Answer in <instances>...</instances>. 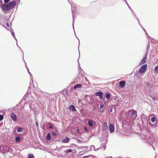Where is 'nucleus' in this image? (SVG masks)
I'll return each instance as SVG.
<instances>
[{"label": "nucleus", "instance_id": "obj_21", "mask_svg": "<svg viewBox=\"0 0 158 158\" xmlns=\"http://www.w3.org/2000/svg\"><path fill=\"white\" fill-rule=\"evenodd\" d=\"M68 93V90L67 89H64L62 91V93L64 95L67 94Z\"/></svg>", "mask_w": 158, "mask_h": 158}, {"label": "nucleus", "instance_id": "obj_29", "mask_svg": "<svg viewBox=\"0 0 158 158\" xmlns=\"http://www.w3.org/2000/svg\"><path fill=\"white\" fill-rule=\"evenodd\" d=\"M81 148L82 149H86L87 148V147L86 146H82L81 147Z\"/></svg>", "mask_w": 158, "mask_h": 158}, {"label": "nucleus", "instance_id": "obj_30", "mask_svg": "<svg viewBox=\"0 0 158 158\" xmlns=\"http://www.w3.org/2000/svg\"><path fill=\"white\" fill-rule=\"evenodd\" d=\"M151 120L152 122H154L156 120V118L154 117H152L151 118Z\"/></svg>", "mask_w": 158, "mask_h": 158}, {"label": "nucleus", "instance_id": "obj_31", "mask_svg": "<svg viewBox=\"0 0 158 158\" xmlns=\"http://www.w3.org/2000/svg\"><path fill=\"white\" fill-rule=\"evenodd\" d=\"M72 151V150L71 149H68L66 150L65 152L66 153L71 152Z\"/></svg>", "mask_w": 158, "mask_h": 158}, {"label": "nucleus", "instance_id": "obj_59", "mask_svg": "<svg viewBox=\"0 0 158 158\" xmlns=\"http://www.w3.org/2000/svg\"><path fill=\"white\" fill-rule=\"evenodd\" d=\"M18 0H14V1H15V2H16V1H17Z\"/></svg>", "mask_w": 158, "mask_h": 158}, {"label": "nucleus", "instance_id": "obj_35", "mask_svg": "<svg viewBox=\"0 0 158 158\" xmlns=\"http://www.w3.org/2000/svg\"><path fill=\"white\" fill-rule=\"evenodd\" d=\"M150 44H149V43H148V46H147V51H149V49L150 48Z\"/></svg>", "mask_w": 158, "mask_h": 158}, {"label": "nucleus", "instance_id": "obj_56", "mask_svg": "<svg viewBox=\"0 0 158 158\" xmlns=\"http://www.w3.org/2000/svg\"><path fill=\"white\" fill-rule=\"evenodd\" d=\"M16 44H17V46H18V47H19L18 45V44H17V42H16Z\"/></svg>", "mask_w": 158, "mask_h": 158}, {"label": "nucleus", "instance_id": "obj_57", "mask_svg": "<svg viewBox=\"0 0 158 158\" xmlns=\"http://www.w3.org/2000/svg\"><path fill=\"white\" fill-rule=\"evenodd\" d=\"M145 33H146V35H148V33H147V32H146V31L145 32Z\"/></svg>", "mask_w": 158, "mask_h": 158}, {"label": "nucleus", "instance_id": "obj_19", "mask_svg": "<svg viewBox=\"0 0 158 158\" xmlns=\"http://www.w3.org/2000/svg\"><path fill=\"white\" fill-rule=\"evenodd\" d=\"M51 138V134L50 133H47V137H46V139L47 140L50 141V140Z\"/></svg>", "mask_w": 158, "mask_h": 158}, {"label": "nucleus", "instance_id": "obj_28", "mask_svg": "<svg viewBox=\"0 0 158 158\" xmlns=\"http://www.w3.org/2000/svg\"><path fill=\"white\" fill-rule=\"evenodd\" d=\"M110 95L109 94H106V98L107 99H109V98H110Z\"/></svg>", "mask_w": 158, "mask_h": 158}, {"label": "nucleus", "instance_id": "obj_36", "mask_svg": "<svg viewBox=\"0 0 158 158\" xmlns=\"http://www.w3.org/2000/svg\"><path fill=\"white\" fill-rule=\"evenodd\" d=\"M104 105L103 104H101L100 105V109H102V108H103L104 107Z\"/></svg>", "mask_w": 158, "mask_h": 158}, {"label": "nucleus", "instance_id": "obj_39", "mask_svg": "<svg viewBox=\"0 0 158 158\" xmlns=\"http://www.w3.org/2000/svg\"><path fill=\"white\" fill-rule=\"evenodd\" d=\"M149 52V51H147V52L145 55V56L144 57H146L147 58V56H148V53Z\"/></svg>", "mask_w": 158, "mask_h": 158}, {"label": "nucleus", "instance_id": "obj_20", "mask_svg": "<svg viewBox=\"0 0 158 158\" xmlns=\"http://www.w3.org/2000/svg\"><path fill=\"white\" fill-rule=\"evenodd\" d=\"M147 60V57H144L141 60L140 64H143L145 63L146 61Z\"/></svg>", "mask_w": 158, "mask_h": 158}, {"label": "nucleus", "instance_id": "obj_2", "mask_svg": "<svg viewBox=\"0 0 158 158\" xmlns=\"http://www.w3.org/2000/svg\"><path fill=\"white\" fill-rule=\"evenodd\" d=\"M0 151L3 154L6 152H12V150L10 147L3 145L0 146Z\"/></svg>", "mask_w": 158, "mask_h": 158}, {"label": "nucleus", "instance_id": "obj_22", "mask_svg": "<svg viewBox=\"0 0 158 158\" xmlns=\"http://www.w3.org/2000/svg\"><path fill=\"white\" fill-rule=\"evenodd\" d=\"M26 68H27V72H28V73L30 75V77L31 78H32V74H31V73L29 71V69H28V68L27 67V65H26Z\"/></svg>", "mask_w": 158, "mask_h": 158}, {"label": "nucleus", "instance_id": "obj_37", "mask_svg": "<svg viewBox=\"0 0 158 158\" xmlns=\"http://www.w3.org/2000/svg\"><path fill=\"white\" fill-rule=\"evenodd\" d=\"M124 1H125L127 4V5L128 6V7L131 10H132V9H131V8L129 6L127 2V1L126 0H124Z\"/></svg>", "mask_w": 158, "mask_h": 158}, {"label": "nucleus", "instance_id": "obj_10", "mask_svg": "<svg viewBox=\"0 0 158 158\" xmlns=\"http://www.w3.org/2000/svg\"><path fill=\"white\" fill-rule=\"evenodd\" d=\"M37 117V115L35 113V124L36 125L37 127V128L38 129V135L39 137H40V131H39V129H38V125H39V123L38 122L37 120L36 119V118Z\"/></svg>", "mask_w": 158, "mask_h": 158}, {"label": "nucleus", "instance_id": "obj_64", "mask_svg": "<svg viewBox=\"0 0 158 158\" xmlns=\"http://www.w3.org/2000/svg\"><path fill=\"white\" fill-rule=\"evenodd\" d=\"M77 131L78 132V131H79L78 130H77Z\"/></svg>", "mask_w": 158, "mask_h": 158}, {"label": "nucleus", "instance_id": "obj_49", "mask_svg": "<svg viewBox=\"0 0 158 158\" xmlns=\"http://www.w3.org/2000/svg\"><path fill=\"white\" fill-rule=\"evenodd\" d=\"M139 25L142 28V29H143V30L144 31L146 32V31L145 30V29L144 28H143V27L140 24Z\"/></svg>", "mask_w": 158, "mask_h": 158}, {"label": "nucleus", "instance_id": "obj_34", "mask_svg": "<svg viewBox=\"0 0 158 158\" xmlns=\"http://www.w3.org/2000/svg\"><path fill=\"white\" fill-rule=\"evenodd\" d=\"M133 16H134V17L135 18H136L138 20L139 24V25H140L139 19L136 18V15L134 14V15Z\"/></svg>", "mask_w": 158, "mask_h": 158}, {"label": "nucleus", "instance_id": "obj_48", "mask_svg": "<svg viewBox=\"0 0 158 158\" xmlns=\"http://www.w3.org/2000/svg\"><path fill=\"white\" fill-rule=\"evenodd\" d=\"M21 50V51H22V53H23V51L21 49V48L19 47H18Z\"/></svg>", "mask_w": 158, "mask_h": 158}, {"label": "nucleus", "instance_id": "obj_61", "mask_svg": "<svg viewBox=\"0 0 158 158\" xmlns=\"http://www.w3.org/2000/svg\"><path fill=\"white\" fill-rule=\"evenodd\" d=\"M15 131H16L15 130L14 131V132H15Z\"/></svg>", "mask_w": 158, "mask_h": 158}, {"label": "nucleus", "instance_id": "obj_47", "mask_svg": "<svg viewBox=\"0 0 158 158\" xmlns=\"http://www.w3.org/2000/svg\"><path fill=\"white\" fill-rule=\"evenodd\" d=\"M152 99L154 100H157V98L155 97H153L152 98Z\"/></svg>", "mask_w": 158, "mask_h": 158}, {"label": "nucleus", "instance_id": "obj_50", "mask_svg": "<svg viewBox=\"0 0 158 158\" xmlns=\"http://www.w3.org/2000/svg\"><path fill=\"white\" fill-rule=\"evenodd\" d=\"M52 125H50L49 126V128L50 129L52 128Z\"/></svg>", "mask_w": 158, "mask_h": 158}, {"label": "nucleus", "instance_id": "obj_8", "mask_svg": "<svg viewBox=\"0 0 158 158\" xmlns=\"http://www.w3.org/2000/svg\"><path fill=\"white\" fill-rule=\"evenodd\" d=\"M103 93L101 92H98L96 93L95 95L96 96H99V98L100 99H102L103 98Z\"/></svg>", "mask_w": 158, "mask_h": 158}, {"label": "nucleus", "instance_id": "obj_1", "mask_svg": "<svg viewBox=\"0 0 158 158\" xmlns=\"http://www.w3.org/2000/svg\"><path fill=\"white\" fill-rule=\"evenodd\" d=\"M16 5L15 1H12L7 4L5 3L2 4L1 7L3 12L8 11L9 10L14 8Z\"/></svg>", "mask_w": 158, "mask_h": 158}, {"label": "nucleus", "instance_id": "obj_5", "mask_svg": "<svg viewBox=\"0 0 158 158\" xmlns=\"http://www.w3.org/2000/svg\"><path fill=\"white\" fill-rule=\"evenodd\" d=\"M128 114H130L132 116H134L135 115L134 118H135L137 116V113H136V111L134 110H129L128 111Z\"/></svg>", "mask_w": 158, "mask_h": 158}, {"label": "nucleus", "instance_id": "obj_26", "mask_svg": "<svg viewBox=\"0 0 158 158\" xmlns=\"http://www.w3.org/2000/svg\"><path fill=\"white\" fill-rule=\"evenodd\" d=\"M28 158H35L34 156L31 154H28Z\"/></svg>", "mask_w": 158, "mask_h": 158}, {"label": "nucleus", "instance_id": "obj_7", "mask_svg": "<svg viewBox=\"0 0 158 158\" xmlns=\"http://www.w3.org/2000/svg\"><path fill=\"white\" fill-rule=\"evenodd\" d=\"M109 130L110 131V133H112L114 131V126L111 124H109Z\"/></svg>", "mask_w": 158, "mask_h": 158}, {"label": "nucleus", "instance_id": "obj_33", "mask_svg": "<svg viewBox=\"0 0 158 158\" xmlns=\"http://www.w3.org/2000/svg\"><path fill=\"white\" fill-rule=\"evenodd\" d=\"M3 118V116L2 114L0 115V121H2Z\"/></svg>", "mask_w": 158, "mask_h": 158}, {"label": "nucleus", "instance_id": "obj_46", "mask_svg": "<svg viewBox=\"0 0 158 158\" xmlns=\"http://www.w3.org/2000/svg\"><path fill=\"white\" fill-rule=\"evenodd\" d=\"M6 26L8 27H9V23H6Z\"/></svg>", "mask_w": 158, "mask_h": 158}, {"label": "nucleus", "instance_id": "obj_62", "mask_svg": "<svg viewBox=\"0 0 158 158\" xmlns=\"http://www.w3.org/2000/svg\"><path fill=\"white\" fill-rule=\"evenodd\" d=\"M110 158H112V157L111 156H110Z\"/></svg>", "mask_w": 158, "mask_h": 158}, {"label": "nucleus", "instance_id": "obj_15", "mask_svg": "<svg viewBox=\"0 0 158 158\" xmlns=\"http://www.w3.org/2000/svg\"><path fill=\"white\" fill-rule=\"evenodd\" d=\"M30 90L28 89L27 91V92L26 94L23 97L22 99L21 100V101H22V100H25L26 98L29 95V94L30 93Z\"/></svg>", "mask_w": 158, "mask_h": 158}, {"label": "nucleus", "instance_id": "obj_38", "mask_svg": "<svg viewBox=\"0 0 158 158\" xmlns=\"http://www.w3.org/2000/svg\"><path fill=\"white\" fill-rule=\"evenodd\" d=\"M11 0H4V2L5 3H9V2Z\"/></svg>", "mask_w": 158, "mask_h": 158}, {"label": "nucleus", "instance_id": "obj_17", "mask_svg": "<svg viewBox=\"0 0 158 158\" xmlns=\"http://www.w3.org/2000/svg\"><path fill=\"white\" fill-rule=\"evenodd\" d=\"M69 139L68 137H66L65 139L62 140L61 142L63 143H67L69 141Z\"/></svg>", "mask_w": 158, "mask_h": 158}, {"label": "nucleus", "instance_id": "obj_6", "mask_svg": "<svg viewBox=\"0 0 158 158\" xmlns=\"http://www.w3.org/2000/svg\"><path fill=\"white\" fill-rule=\"evenodd\" d=\"M10 116L12 119L14 121H17V117L16 115L14 113L12 112L10 114Z\"/></svg>", "mask_w": 158, "mask_h": 158}, {"label": "nucleus", "instance_id": "obj_14", "mask_svg": "<svg viewBox=\"0 0 158 158\" xmlns=\"http://www.w3.org/2000/svg\"><path fill=\"white\" fill-rule=\"evenodd\" d=\"M72 13L73 17V29H74V21L75 19V17H74V10H73L72 9Z\"/></svg>", "mask_w": 158, "mask_h": 158}, {"label": "nucleus", "instance_id": "obj_51", "mask_svg": "<svg viewBox=\"0 0 158 158\" xmlns=\"http://www.w3.org/2000/svg\"><path fill=\"white\" fill-rule=\"evenodd\" d=\"M131 11H132V15H134V14H135V13L133 12V11H132V10H131Z\"/></svg>", "mask_w": 158, "mask_h": 158}, {"label": "nucleus", "instance_id": "obj_63", "mask_svg": "<svg viewBox=\"0 0 158 158\" xmlns=\"http://www.w3.org/2000/svg\"><path fill=\"white\" fill-rule=\"evenodd\" d=\"M79 141L80 142H81V141L79 140Z\"/></svg>", "mask_w": 158, "mask_h": 158}, {"label": "nucleus", "instance_id": "obj_25", "mask_svg": "<svg viewBox=\"0 0 158 158\" xmlns=\"http://www.w3.org/2000/svg\"><path fill=\"white\" fill-rule=\"evenodd\" d=\"M106 142H105L104 143H103L102 144V146H103V148L104 149V150H105L106 149Z\"/></svg>", "mask_w": 158, "mask_h": 158}, {"label": "nucleus", "instance_id": "obj_27", "mask_svg": "<svg viewBox=\"0 0 158 158\" xmlns=\"http://www.w3.org/2000/svg\"><path fill=\"white\" fill-rule=\"evenodd\" d=\"M154 71L156 73L158 74V65L155 68Z\"/></svg>", "mask_w": 158, "mask_h": 158}, {"label": "nucleus", "instance_id": "obj_13", "mask_svg": "<svg viewBox=\"0 0 158 158\" xmlns=\"http://www.w3.org/2000/svg\"><path fill=\"white\" fill-rule=\"evenodd\" d=\"M125 82L124 81H121L119 82V86L121 88H123L125 85Z\"/></svg>", "mask_w": 158, "mask_h": 158}, {"label": "nucleus", "instance_id": "obj_44", "mask_svg": "<svg viewBox=\"0 0 158 158\" xmlns=\"http://www.w3.org/2000/svg\"><path fill=\"white\" fill-rule=\"evenodd\" d=\"M52 134L53 135H54V136H56V133L55 132H53Z\"/></svg>", "mask_w": 158, "mask_h": 158}, {"label": "nucleus", "instance_id": "obj_4", "mask_svg": "<svg viewBox=\"0 0 158 158\" xmlns=\"http://www.w3.org/2000/svg\"><path fill=\"white\" fill-rule=\"evenodd\" d=\"M34 87L35 88V86L34 85V84L33 83V78H31V81L29 83V86L28 87V90L29 89L30 90H31L32 89V87ZM34 90H36V89H34Z\"/></svg>", "mask_w": 158, "mask_h": 158}, {"label": "nucleus", "instance_id": "obj_3", "mask_svg": "<svg viewBox=\"0 0 158 158\" xmlns=\"http://www.w3.org/2000/svg\"><path fill=\"white\" fill-rule=\"evenodd\" d=\"M147 67V64H144L142 66L139 70V72L140 73H144L146 70V69Z\"/></svg>", "mask_w": 158, "mask_h": 158}, {"label": "nucleus", "instance_id": "obj_41", "mask_svg": "<svg viewBox=\"0 0 158 158\" xmlns=\"http://www.w3.org/2000/svg\"><path fill=\"white\" fill-rule=\"evenodd\" d=\"M14 37V38H15V39L16 40V42H17V39H16V38L15 37V34L14 35H12Z\"/></svg>", "mask_w": 158, "mask_h": 158}, {"label": "nucleus", "instance_id": "obj_54", "mask_svg": "<svg viewBox=\"0 0 158 158\" xmlns=\"http://www.w3.org/2000/svg\"><path fill=\"white\" fill-rule=\"evenodd\" d=\"M147 85H148V86H149L150 87H151V85H150V84L149 83H147Z\"/></svg>", "mask_w": 158, "mask_h": 158}, {"label": "nucleus", "instance_id": "obj_24", "mask_svg": "<svg viewBox=\"0 0 158 158\" xmlns=\"http://www.w3.org/2000/svg\"><path fill=\"white\" fill-rule=\"evenodd\" d=\"M21 140V137L19 136H16L15 138V140L16 141H19Z\"/></svg>", "mask_w": 158, "mask_h": 158}, {"label": "nucleus", "instance_id": "obj_16", "mask_svg": "<svg viewBox=\"0 0 158 158\" xmlns=\"http://www.w3.org/2000/svg\"><path fill=\"white\" fill-rule=\"evenodd\" d=\"M90 149L89 151H91L92 149L94 150V151H98L99 149V148H97V149L95 148V146L93 145H91L90 147Z\"/></svg>", "mask_w": 158, "mask_h": 158}, {"label": "nucleus", "instance_id": "obj_58", "mask_svg": "<svg viewBox=\"0 0 158 158\" xmlns=\"http://www.w3.org/2000/svg\"><path fill=\"white\" fill-rule=\"evenodd\" d=\"M112 110L111 109L110 110V112H112Z\"/></svg>", "mask_w": 158, "mask_h": 158}, {"label": "nucleus", "instance_id": "obj_52", "mask_svg": "<svg viewBox=\"0 0 158 158\" xmlns=\"http://www.w3.org/2000/svg\"><path fill=\"white\" fill-rule=\"evenodd\" d=\"M131 11H132V15H134V14H135V13L133 12V11H132V10H131Z\"/></svg>", "mask_w": 158, "mask_h": 158}, {"label": "nucleus", "instance_id": "obj_45", "mask_svg": "<svg viewBox=\"0 0 158 158\" xmlns=\"http://www.w3.org/2000/svg\"><path fill=\"white\" fill-rule=\"evenodd\" d=\"M77 61H78V68H80V69H81V68H80V64L79 63V62L78 60H77Z\"/></svg>", "mask_w": 158, "mask_h": 158}, {"label": "nucleus", "instance_id": "obj_9", "mask_svg": "<svg viewBox=\"0 0 158 158\" xmlns=\"http://www.w3.org/2000/svg\"><path fill=\"white\" fill-rule=\"evenodd\" d=\"M82 86L81 84H77L73 86V89L75 90H78L79 89L81 88Z\"/></svg>", "mask_w": 158, "mask_h": 158}, {"label": "nucleus", "instance_id": "obj_12", "mask_svg": "<svg viewBox=\"0 0 158 158\" xmlns=\"http://www.w3.org/2000/svg\"><path fill=\"white\" fill-rule=\"evenodd\" d=\"M108 128L107 123L106 122H104L102 127V130L103 131H105Z\"/></svg>", "mask_w": 158, "mask_h": 158}, {"label": "nucleus", "instance_id": "obj_43", "mask_svg": "<svg viewBox=\"0 0 158 158\" xmlns=\"http://www.w3.org/2000/svg\"><path fill=\"white\" fill-rule=\"evenodd\" d=\"M84 130H85V131H87V129L86 127H85V126L84 127Z\"/></svg>", "mask_w": 158, "mask_h": 158}, {"label": "nucleus", "instance_id": "obj_42", "mask_svg": "<svg viewBox=\"0 0 158 158\" xmlns=\"http://www.w3.org/2000/svg\"><path fill=\"white\" fill-rule=\"evenodd\" d=\"M14 37V38H15V39L16 40V42H17V39H16V38L15 37V34L14 35H12Z\"/></svg>", "mask_w": 158, "mask_h": 158}, {"label": "nucleus", "instance_id": "obj_11", "mask_svg": "<svg viewBox=\"0 0 158 158\" xmlns=\"http://www.w3.org/2000/svg\"><path fill=\"white\" fill-rule=\"evenodd\" d=\"M95 122H94L93 120H89L88 121V124L90 127H92L94 126V124H95Z\"/></svg>", "mask_w": 158, "mask_h": 158}, {"label": "nucleus", "instance_id": "obj_23", "mask_svg": "<svg viewBox=\"0 0 158 158\" xmlns=\"http://www.w3.org/2000/svg\"><path fill=\"white\" fill-rule=\"evenodd\" d=\"M17 127H18V128L17 129V131L18 132H22L23 130V128H22L18 127V126H17Z\"/></svg>", "mask_w": 158, "mask_h": 158}, {"label": "nucleus", "instance_id": "obj_18", "mask_svg": "<svg viewBox=\"0 0 158 158\" xmlns=\"http://www.w3.org/2000/svg\"><path fill=\"white\" fill-rule=\"evenodd\" d=\"M69 109L70 110H72L73 111H76V109L75 106L73 105H71L69 107Z\"/></svg>", "mask_w": 158, "mask_h": 158}, {"label": "nucleus", "instance_id": "obj_32", "mask_svg": "<svg viewBox=\"0 0 158 158\" xmlns=\"http://www.w3.org/2000/svg\"><path fill=\"white\" fill-rule=\"evenodd\" d=\"M10 31L11 32V34L12 35H14L15 34V33L14 32V30H13V29L12 28H10Z\"/></svg>", "mask_w": 158, "mask_h": 158}, {"label": "nucleus", "instance_id": "obj_60", "mask_svg": "<svg viewBox=\"0 0 158 158\" xmlns=\"http://www.w3.org/2000/svg\"><path fill=\"white\" fill-rule=\"evenodd\" d=\"M20 1H19V4H20Z\"/></svg>", "mask_w": 158, "mask_h": 158}, {"label": "nucleus", "instance_id": "obj_53", "mask_svg": "<svg viewBox=\"0 0 158 158\" xmlns=\"http://www.w3.org/2000/svg\"><path fill=\"white\" fill-rule=\"evenodd\" d=\"M2 2H3L2 0H0V4H2Z\"/></svg>", "mask_w": 158, "mask_h": 158}, {"label": "nucleus", "instance_id": "obj_40", "mask_svg": "<svg viewBox=\"0 0 158 158\" xmlns=\"http://www.w3.org/2000/svg\"><path fill=\"white\" fill-rule=\"evenodd\" d=\"M68 1L70 3V4H71V7H72V6H73V7H74L75 6H74V4H73L72 5V4L71 2H70L69 0H68Z\"/></svg>", "mask_w": 158, "mask_h": 158}, {"label": "nucleus", "instance_id": "obj_55", "mask_svg": "<svg viewBox=\"0 0 158 158\" xmlns=\"http://www.w3.org/2000/svg\"><path fill=\"white\" fill-rule=\"evenodd\" d=\"M88 156H83V158H86V157H88Z\"/></svg>", "mask_w": 158, "mask_h": 158}]
</instances>
